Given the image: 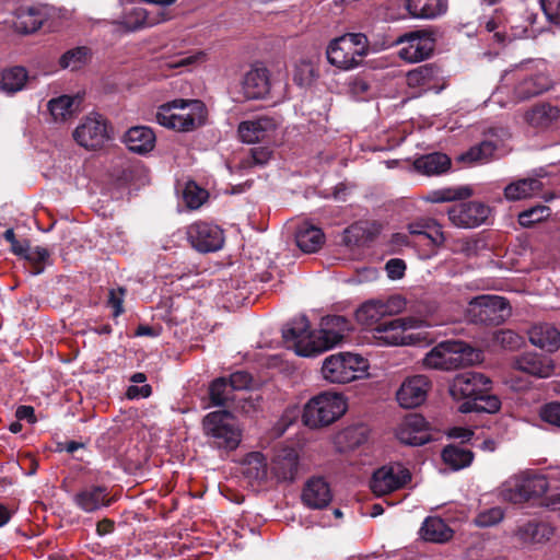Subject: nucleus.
Returning <instances> with one entry per match:
<instances>
[{"mask_svg":"<svg viewBox=\"0 0 560 560\" xmlns=\"http://www.w3.org/2000/svg\"><path fill=\"white\" fill-rule=\"evenodd\" d=\"M351 330L350 320L341 315L323 317L317 330H311L307 317L300 315L283 327L282 337L298 355L315 357L340 345Z\"/></svg>","mask_w":560,"mask_h":560,"instance_id":"f257e3e1","label":"nucleus"},{"mask_svg":"<svg viewBox=\"0 0 560 560\" xmlns=\"http://www.w3.org/2000/svg\"><path fill=\"white\" fill-rule=\"evenodd\" d=\"M400 299L393 298L386 303L380 300L368 301L357 311L355 316L360 324L374 328L377 338L387 345H410L420 340L419 334H406L407 330L420 328L424 322L416 317L384 319L386 315H390L399 306Z\"/></svg>","mask_w":560,"mask_h":560,"instance_id":"f03ea898","label":"nucleus"},{"mask_svg":"<svg viewBox=\"0 0 560 560\" xmlns=\"http://www.w3.org/2000/svg\"><path fill=\"white\" fill-rule=\"evenodd\" d=\"M206 108L199 100H174L162 105L156 113V121L166 128L186 132L201 126Z\"/></svg>","mask_w":560,"mask_h":560,"instance_id":"7ed1b4c3","label":"nucleus"},{"mask_svg":"<svg viewBox=\"0 0 560 560\" xmlns=\"http://www.w3.org/2000/svg\"><path fill=\"white\" fill-rule=\"evenodd\" d=\"M479 360V352L459 340L442 341L432 348L424 357L427 368L452 371L468 366Z\"/></svg>","mask_w":560,"mask_h":560,"instance_id":"20e7f679","label":"nucleus"},{"mask_svg":"<svg viewBox=\"0 0 560 560\" xmlns=\"http://www.w3.org/2000/svg\"><path fill=\"white\" fill-rule=\"evenodd\" d=\"M369 52V39L362 33H348L332 39L326 50L330 65L349 70L358 67Z\"/></svg>","mask_w":560,"mask_h":560,"instance_id":"39448f33","label":"nucleus"},{"mask_svg":"<svg viewBox=\"0 0 560 560\" xmlns=\"http://www.w3.org/2000/svg\"><path fill=\"white\" fill-rule=\"evenodd\" d=\"M346 410L347 404L340 394L324 392L304 406L302 421L311 429H318L335 422Z\"/></svg>","mask_w":560,"mask_h":560,"instance_id":"423d86ee","label":"nucleus"},{"mask_svg":"<svg viewBox=\"0 0 560 560\" xmlns=\"http://www.w3.org/2000/svg\"><path fill=\"white\" fill-rule=\"evenodd\" d=\"M368 361L360 354L339 352L323 361L322 375L332 384H347L363 378L368 373Z\"/></svg>","mask_w":560,"mask_h":560,"instance_id":"0eeeda50","label":"nucleus"},{"mask_svg":"<svg viewBox=\"0 0 560 560\" xmlns=\"http://www.w3.org/2000/svg\"><path fill=\"white\" fill-rule=\"evenodd\" d=\"M202 425L205 434L211 439L215 447L232 451L238 446L242 432L230 411L218 410L208 413Z\"/></svg>","mask_w":560,"mask_h":560,"instance_id":"6e6552de","label":"nucleus"},{"mask_svg":"<svg viewBox=\"0 0 560 560\" xmlns=\"http://www.w3.org/2000/svg\"><path fill=\"white\" fill-rule=\"evenodd\" d=\"M467 313L475 324L497 326L511 315V307L502 296L480 295L470 301Z\"/></svg>","mask_w":560,"mask_h":560,"instance_id":"1a4fd4ad","label":"nucleus"},{"mask_svg":"<svg viewBox=\"0 0 560 560\" xmlns=\"http://www.w3.org/2000/svg\"><path fill=\"white\" fill-rule=\"evenodd\" d=\"M73 138L79 145L96 150L112 139V128L102 115H90L74 129Z\"/></svg>","mask_w":560,"mask_h":560,"instance_id":"9d476101","label":"nucleus"},{"mask_svg":"<svg viewBox=\"0 0 560 560\" xmlns=\"http://www.w3.org/2000/svg\"><path fill=\"white\" fill-rule=\"evenodd\" d=\"M549 483L544 476L524 475L514 479L509 488L504 489V499L517 504L532 499L540 498L548 490Z\"/></svg>","mask_w":560,"mask_h":560,"instance_id":"9b49d317","label":"nucleus"},{"mask_svg":"<svg viewBox=\"0 0 560 560\" xmlns=\"http://www.w3.org/2000/svg\"><path fill=\"white\" fill-rule=\"evenodd\" d=\"M411 480L410 471L400 464L383 466L374 471L370 487L376 495L394 492Z\"/></svg>","mask_w":560,"mask_h":560,"instance_id":"f8f14e48","label":"nucleus"},{"mask_svg":"<svg viewBox=\"0 0 560 560\" xmlns=\"http://www.w3.org/2000/svg\"><path fill=\"white\" fill-rule=\"evenodd\" d=\"M191 246L200 253L219 250L224 243L223 231L207 222H195L187 228Z\"/></svg>","mask_w":560,"mask_h":560,"instance_id":"ddd939ff","label":"nucleus"},{"mask_svg":"<svg viewBox=\"0 0 560 560\" xmlns=\"http://www.w3.org/2000/svg\"><path fill=\"white\" fill-rule=\"evenodd\" d=\"M491 381L481 373L464 372L457 374L451 385L450 394L454 399H475L483 389H490Z\"/></svg>","mask_w":560,"mask_h":560,"instance_id":"4468645a","label":"nucleus"},{"mask_svg":"<svg viewBox=\"0 0 560 560\" xmlns=\"http://www.w3.org/2000/svg\"><path fill=\"white\" fill-rule=\"evenodd\" d=\"M407 43L399 50V57L409 62H418L430 57L434 50V38L425 31H416L405 34L398 43Z\"/></svg>","mask_w":560,"mask_h":560,"instance_id":"2eb2a0df","label":"nucleus"},{"mask_svg":"<svg viewBox=\"0 0 560 560\" xmlns=\"http://www.w3.org/2000/svg\"><path fill=\"white\" fill-rule=\"evenodd\" d=\"M396 436L406 445H423L431 441L429 423L421 415L410 413L398 424Z\"/></svg>","mask_w":560,"mask_h":560,"instance_id":"dca6fc26","label":"nucleus"},{"mask_svg":"<svg viewBox=\"0 0 560 560\" xmlns=\"http://www.w3.org/2000/svg\"><path fill=\"white\" fill-rule=\"evenodd\" d=\"M448 219L458 228H475L482 224L490 213L489 207L481 202L469 201L453 206Z\"/></svg>","mask_w":560,"mask_h":560,"instance_id":"f3484780","label":"nucleus"},{"mask_svg":"<svg viewBox=\"0 0 560 560\" xmlns=\"http://www.w3.org/2000/svg\"><path fill=\"white\" fill-rule=\"evenodd\" d=\"M300 457L296 450L284 447L279 450L270 464V471L278 482L292 483L299 474Z\"/></svg>","mask_w":560,"mask_h":560,"instance_id":"a211bd4d","label":"nucleus"},{"mask_svg":"<svg viewBox=\"0 0 560 560\" xmlns=\"http://www.w3.org/2000/svg\"><path fill=\"white\" fill-rule=\"evenodd\" d=\"M269 70L261 63L254 65L242 81L244 96L248 100L264 98L270 91Z\"/></svg>","mask_w":560,"mask_h":560,"instance_id":"6ab92c4d","label":"nucleus"},{"mask_svg":"<svg viewBox=\"0 0 560 560\" xmlns=\"http://www.w3.org/2000/svg\"><path fill=\"white\" fill-rule=\"evenodd\" d=\"M430 382L424 375L407 378L397 392V401L402 408H416L427 398Z\"/></svg>","mask_w":560,"mask_h":560,"instance_id":"aec40b11","label":"nucleus"},{"mask_svg":"<svg viewBox=\"0 0 560 560\" xmlns=\"http://www.w3.org/2000/svg\"><path fill=\"white\" fill-rule=\"evenodd\" d=\"M512 366L538 378L551 376L555 370L552 359L536 352H524L513 359Z\"/></svg>","mask_w":560,"mask_h":560,"instance_id":"412c9836","label":"nucleus"},{"mask_svg":"<svg viewBox=\"0 0 560 560\" xmlns=\"http://www.w3.org/2000/svg\"><path fill=\"white\" fill-rule=\"evenodd\" d=\"M523 118L529 127L545 131L560 119V108L548 102H538L524 112Z\"/></svg>","mask_w":560,"mask_h":560,"instance_id":"4be33fe9","label":"nucleus"},{"mask_svg":"<svg viewBox=\"0 0 560 560\" xmlns=\"http://www.w3.org/2000/svg\"><path fill=\"white\" fill-rule=\"evenodd\" d=\"M301 498L311 509H324L330 503L332 493L325 478L312 477L305 482Z\"/></svg>","mask_w":560,"mask_h":560,"instance_id":"5701e85b","label":"nucleus"},{"mask_svg":"<svg viewBox=\"0 0 560 560\" xmlns=\"http://www.w3.org/2000/svg\"><path fill=\"white\" fill-rule=\"evenodd\" d=\"M277 129V121L268 116H261L253 120H245L238 125L240 139L246 143L262 141L269 133Z\"/></svg>","mask_w":560,"mask_h":560,"instance_id":"b1692460","label":"nucleus"},{"mask_svg":"<svg viewBox=\"0 0 560 560\" xmlns=\"http://www.w3.org/2000/svg\"><path fill=\"white\" fill-rule=\"evenodd\" d=\"M155 141L154 131L145 126L131 127L124 136V142L128 150L140 155L151 152L155 147Z\"/></svg>","mask_w":560,"mask_h":560,"instance_id":"393cba45","label":"nucleus"},{"mask_svg":"<svg viewBox=\"0 0 560 560\" xmlns=\"http://www.w3.org/2000/svg\"><path fill=\"white\" fill-rule=\"evenodd\" d=\"M528 339L532 345L549 352L560 347V331L550 324H537L528 330Z\"/></svg>","mask_w":560,"mask_h":560,"instance_id":"a878e982","label":"nucleus"},{"mask_svg":"<svg viewBox=\"0 0 560 560\" xmlns=\"http://www.w3.org/2000/svg\"><path fill=\"white\" fill-rule=\"evenodd\" d=\"M413 167L427 176L440 175L451 167V159L441 152L423 154L413 161Z\"/></svg>","mask_w":560,"mask_h":560,"instance_id":"bb28decb","label":"nucleus"},{"mask_svg":"<svg viewBox=\"0 0 560 560\" xmlns=\"http://www.w3.org/2000/svg\"><path fill=\"white\" fill-rule=\"evenodd\" d=\"M325 235L322 230L310 223H303L299 226L295 234L298 247L307 254L315 253L322 248Z\"/></svg>","mask_w":560,"mask_h":560,"instance_id":"cd10ccee","label":"nucleus"},{"mask_svg":"<svg viewBox=\"0 0 560 560\" xmlns=\"http://www.w3.org/2000/svg\"><path fill=\"white\" fill-rule=\"evenodd\" d=\"M551 80L544 73H537L522 80L514 89V94L520 101H526L537 96L551 88Z\"/></svg>","mask_w":560,"mask_h":560,"instance_id":"c85d7f7f","label":"nucleus"},{"mask_svg":"<svg viewBox=\"0 0 560 560\" xmlns=\"http://www.w3.org/2000/svg\"><path fill=\"white\" fill-rule=\"evenodd\" d=\"M46 14L36 8H20L15 13L14 27L18 32L23 34L34 33L40 28Z\"/></svg>","mask_w":560,"mask_h":560,"instance_id":"c756f323","label":"nucleus"},{"mask_svg":"<svg viewBox=\"0 0 560 560\" xmlns=\"http://www.w3.org/2000/svg\"><path fill=\"white\" fill-rule=\"evenodd\" d=\"M77 504L86 512H93L110 502L105 487L95 486L80 491L75 495Z\"/></svg>","mask_w":560,"mask_h":560,"instance_id":"7c9ffc66","label":"nucleus"},{"mask_svg":"<svg viewBox=\"0 0 560 560\" xmlns=\"http://www.w3.org/2000/svg\"><path fill=\"white\" fill-rule=\"evenodd\" d=\"M28 80L27 70L22 66L5 68L0 72V91L14 94L22 91Z\"/></svg>","mask_w":560,"mask_h":560,"instance_id":"2f4dec72","label":"nucleus"},{"mask_svg":"<svg viewBox=\"0 0 560 560\" xmlns=\"http://www.w3.org/2000/svg\"><path fill=\"white\" fill-rule=\"evenodd\" d=\"M369 436L370 428L364 423H355L338 433L337 443L345 450H354L364 444Z\"/></svg>","mask_w":560,"mask_h":560,"instance_id":"473e14b6","label":"nucleus"},{"mask_svg":"<svg viewBox=\"0 0 560 560\" xmlns=\"http://www.w3.org/2000/svg\"><path fill=\"white\" fill-rule=\"evenodd\" d=\"M489 389H483L481 395L475 399L464 401L459 406V411L467 412H487L494 413L500 410L501 401L495 395H490Z\"/></svg>","mask_w":560,"mask_h":560,"instance_id":"72a5a7b5","label":"nucleus"},{"mask_svg":"<svg viewBox=\"0 0 560 560\" xmlns=\"http://www.w3.org/2000/svg\"><path fill=\"white\" fill-rule=\"evenodd\" d=\"M406 8L413 18L433 19L446 10V4L443 0H407Z\"/></svg>","mask_w":560,"mask_h":560,"instance_id":"f704fd0d","label":"nucleus"},{"mask_svg":"<svg viewBox=\"0 0 560 560\" xmlns=\"http://www.w3.org/2000/svg\"><path fill=\"white\" fill-rule=\"evenodd\" d=\"M542 184L536 178H524L515 183H511L504 188V196L508 200H520L533 196L541 190Z\"/></svg>","mask_w":560,"mask_h":560,"instance_id":"c9c22d12","label":"nucleus"},{"mask_svg":"<svg viewBox=\"0 0 560 560\" xmlns=\"http://www.w3.org/2000/svg\"><path fill=\"white\" fill-rule=\"evenodd\" d=\"M498 144L491 140H485L472 145L458 156V161L467 164L487 163L493 156Z\"/></svg>","mask_w":560,"mask_h":560,"instance_id":"e433bc0d","label":"nucleus"},{"mask_svg":"<svg viewBox=\"0 0 560 560\" xmlns=\"http://www.w3.org/2000/svg\"><path fill=\"white\" fill-rule=\"evenodd\" d=\"M243 475L255 481H264L268 476V465L259 452L248 454L243 462Z\"/></svg>","mask_w":560,"mask_h":560,"instance_id":"4c0bfd02","label":"nucleus"},{"mask_svg":"<svg viewBox=\"0 0 560 560\" xmlns=\"http://www.w3.org/2000/svg\"><path fill=\"white\" fill-rule=\"evenodd\" d=\"M442 458L446 465L457 470L469 466L474 459V454L463 446L448 445L442 451Z\"/></svg>","mask_w":560,"mask_h":560,"instance_id":"58836bf2","label":"nucleus"},{"mask_svg":"<svg viewBox=\"0 0 560 560\" xmlns=\"http://www.w3.org/2000/svg\"><path fill=\"white\" fill-rule=\"evenodd\" d=\"M77 97L61 95L48 102V109L56 121H65L75 112Z\"/></svg>","mask_w":560,"mask_h":560,"instance_id":"ea45409f","label":"nucleus"},{"mask_svg":"<svg viewBox=\"0 0 560 560\" xmlns=\"http://www.w3.org/2000/svg\"><path fill=\"white\" fill-rule=\"evenodd\" d=\"M91 50L85 46L67 50L59 59L62 69L78 70L91 60Z\"/></svg>","mask_w":560,"mask_h":560,"instance_id":"a19ab883","label":"nucleus"},{"mask_svg":"<svg viewBox=\"0 0 560 560\" xmlns=\"http://www.w3.org/2000/svg\"><path fill=\"white\" fill-rule=\"evenodd\" d=\"M209 397L213 406H228L230 401L235 399L225 377H219L210 384Z\"/></svg>","mask_w":560,"mask_h":560,"instance_id":"79ce46f5","label":"nucleus"},{"mask_svg":"<svg viewBox=\"0 0 560 560\" xmlns=\"http://www.w3.org/2000/svg\"><path fill=\"white\" fill-rule=\"evenodd\" d=\"M555 527H517L514 536L521 545L538 544L553 535Z\"/></svg>","mask_w":560,"mask_h":560,"instance_id":"37998d69","label":"nucleus"},{"mask_svg":"<svg viewBox=\"0 0 560 560\" xmlns=\"http://www.w3.org/2000/svg\"><path fill=\"white\" fill-rule=\"evenodd\" d=\"M372 238L373 234L368 223L357 222L343 231L342 243L348 247H352L371 241Z\"/></svg>","mask_w":560,"mask_h":560,"instance_id":"c03bdc74","label":"nucleus"},{"mask_svg":"<svg viewBox=\"0 0 560 560\" xmlns=\"http://www.w3.org/2000/svg\"><path fill=\"white\" fill-rule=\"evenodd\" d=\"M438 75V68L434 65H423L407 73V81L410 86H420L431 82Z\"/></svg>","mask_w":560,"mask_h":560,"instance_id":"a18cd8bd","label":"nucleus"},{"mask_svg":"<svg viewBox=\"0 0 560 560\" xmlns=\"http://www.w3.org/2000/svg\"><path fill=\"white\" fill-rule=\"evenodd\" d=\"M493 342L505 350L514 351L523 346L524 339L511 329H500L493 334Z\"/></svg>","mask_w":560,"mask_h":560,"instance_id":"49530a36","label":"nucleus"},{"mask_svg":"<svg viewBox=\"0 0 560 560\" xmlns=\"http://www.w3.org/2000/svg\"><path fill=\"white\" fill-rule=\"evenodd\" d=\"M472 190L469 187H459V188H445L441 190H435L428 198L432 202H447L454 200H462L470 197Z\"/></svg>","mask_w":560,"mask_h":560,"instance_id":"de8ad7c7","label":"nucleus"},{"mask_svg":"<svg viewBox=\"0 0 560 560\" xmlns=\"http://www.w3.org/2000/svg\"><path fill=\"white\" fill-rule=\"evenodd\" d=\"M551 214L549 207L539 205L518 214V223L524 228H530L535 223L546 220Z\"/></svg>","mask_w":560,"mask_h":560,"instance_id":"09e8293b","label":"nucleus"},{"mask_svg":"<svg viewBox=\"0 0 560 560\" xmlns=\"http://www.w3.org/2000/svg\"><path fill=\"white\" fill-rule=\"evenodd\" d=\"M419 536L428 542L444 544L454 536L453 527H420Z\"/></svg>","mask_w":560,"mask_h":560,"instance_id":"8fccbe9b","label":"nucleus"},{"mask_svg":"<svg viewBox=\"0 0 560 560\" xmlns=\"http://www.w3.org/2000/svg\"><path fill=\"white\" fill-rule=\"evenodd\" d=\"M49 256L50 253L44 247H30V252H27L24 257L32 265L30 273L33 276L42 273L44 271V262L47 261Z\"/></svg>","mask_w":560,"mask_h":560,"instance_id":"3c124183","label":"nucleus"},{"mask_svg":"<svg viewBox=\"0 0 560 560\" xmlns=\"http://www.w3.org/2000/svg\"><path fill=\"white\" fill-rule=\"evenodd\" d=\"M271 151L265 147H257L249 150V154L241 160V167L249 168L256 165H265L271 158Z\"/></svg>","mask_w":560,"mask_h":560,"instance_id":"603ef678","label":"nucleus"},{"mask_svg":"<svg viewBox=\"0 0 560 560\" xmlns=\"http://www.w3.org/2000/svg\"><path fill=\"white\" fill-rule=\"evenodd\" d=\"M208 192L196 185H188L184 190V199L190 209H198L207 199Z\"/></svg>","mask_w":560,"mask_h":560,"instance_id":"864d4df0","label":"nucleus"},{"mask_svg":"<svg viewBox=\"0 0 560 560\" xmlns=\"http://www.w3.org/2000/svg\"><path fill=\"white\" fill-rule=\"evenodd\" d=\"M539 417L544 422L560 429V402L552 401L539 408Z\"/></svg>","mask_w":560,"mask_h":560,"instance_id":"5fc2aeb1","label":"nucleus"},{"mask_svg":"<svg viewBox=\"0 0 560 560\" xmlns=\"http://www.w3.org/2000/svg\"><path fill=\"white\" fill-rule=\"evenodd\" d=\"M125 23L130 31H136L138 28L143 27L148 24L147 11L142 8L132 9L130 13L126 16Z\"/></svg>","mask_w":560,"mask_h":560,"instance_id":"6e6d98bb","label":"nucleus"},{"mask_svg":"<svg viewBox=\"0 0 560 560\" xmlns=\"http://www.w3.org/2000/svg\"><path fill=\"white\" fill-rule=\"evenodd\" d=\"M504 512L501 508H492L483 513H480L476 518V525H498L503 521Z\"/></svg>","mask_w":560,"mask_h":560,"instance_id":"4d7b16f0","label":"nucleus"},{"mask_svg":"<svg viewBox=\"0 0 560 560\" xmlns=\"http://www.w3.org/2000/svg\"><path fill=\"white\" fill-rule=\"evenodd\" d=\"M434 226V220L429 218H420L407 225L410 235L424 236L430 228Z\"/></svg>","mask_w":560,"mask_h":560,"instance_id":"13d9d810","label":"nucleus"},{"mask_svg":"<svg viewBox=\"0 0 560 560\" xmlns=\"http://www.w3.org/2000/svg\"><path fill=\"white\" fill-rule=\"evenodd\" d=\"M252 383V376L247 372H235L230 375L228 378V384L232 388L233 393L235 390H242L247 388Z\"/></svg>","mask_w":560,"mask_h":560,"instance_id":"bf43d9fd","label":"nucleus"},{"mask_svg":"<svg viewBox=\"0 0 560 560\" xmlns=\"http://www.w3.org/2000/svg\"><path fill=\"white\" fill-rule=\"evenodd\" d=\"M126 294L125 288L112 289L108 293V305L114 310V316H118L124 312L122 302Z\"/></svg>","mask_w":560,"mask_h":560,"instance_id":"052dcab7","label":"nucleus"},{"mask_svg":"<svg viewBox=\"0 0 560 560\" xmlns=\"http://www.w3.org/2000/svg\"><path fill=\"white\" fill-rule=\"evenodd\" d=\"M540 3L548 20L560 24V0H540Z\"/></svg>","mask_w":560,"mask_h":560,"instance_id":"680f3d73","label":"nucleus"},{"mask_svg":"<svg viewBox=\"0 0 560 560\" xmlns=\"http://www.w3.org/2000/svg\"><path fill=\"white\" fill-rule=\"evenodd\" d=\"M385 269L390 279H400L405 273L406 264L402 259L393 258L386 262Z\"/></svg>","mask_w":560,"mask_h":560,"instance_id":"e2e57ef3","label":"nucleus"},{"mask_svg":"<svg viewBox=\"0 0 560 560\" xmlns=\"http://www.w3.org/2000/svg\"><path fill=\"white\" fill-rule=\"evenodd\" d=\"M389 244L392 246V253H399L404 246H411L409 236L405 233H394Z\"/></svg>","mask_w":560,"mask_h":560,"instance_id":"0e129e2a","label":"nucleus"},{"mask_svg":"<svg viewBox=\"0 0 560 560\" xmlns=\"http://www.w3.org/2000/svg\"><path fill=\"white\" fill-rule=\"evenodd\" d=\"M427 232L425 237L430 240V242L434 246H441L445 242L444 233L441 230V226L434 220V226L430 228Z\"/></svg>","mask_w":560,"mask_h":560,"instance_id":"69168bd1","label":"nucleus"},{"mask_svg":"<svg viewBox=\"0 0 560 560\" xmlns=\"http://www.w3.org/2000/svg\"><path fill=\"white\" fill-rule=\"evenodd\" d=\"M151 392L152 388L148 384L143 386L131 385L128 387L126 395L129 399H135L139 397L147 398L151 395Z\"/></svg>","mask_w":560,"mask_h":560,"instance_id":"338daca9","label":"nucleus"},{"mask_svg":"<svg viewBox=\"0 0 560 560\" xmlns=\"http://www.w3.org/2000/svg\"><path fill=\"white\" fill-rule=\"evenodd\" d=\"M15 416L19 420H28L30 422H35L34 408L31 406H20L15 411Z\"/></svg>","mask_w":560,"mask_h":560,"instance_id":"774afa93","label":"nucleus"}]
</instances>
